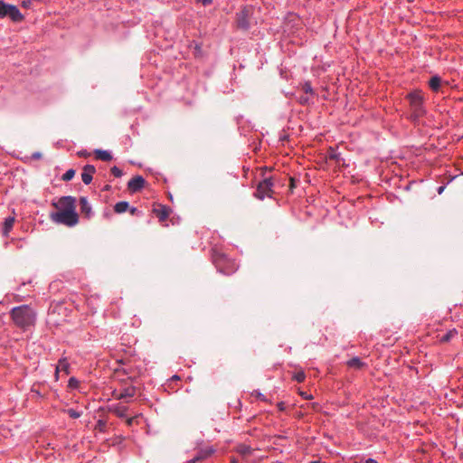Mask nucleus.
I'll use <instances>...</instances> for the list:
<instances>
[{"label": "nucleus", "instance_id": "obj_12", "mask_svg": "<svg viewBox=\"0 0 463 463\" xmlns=\"http://www.w3.org/2000/svg\"><path fill=\"white\" fill-rule=\"evenodd\" d=\"M169 208L160 205L157 209H155V213L159 219V222H165L169 216Z\"/></svg>", "mask_w": 463, "mask_h": 463}, {"label": "nucleus", "instance_id": "obj_9", "mask_svg": "<svg viewBox=\"0 0 463 463\" xmlns=\"http://www.w3.org/2000/svg\"><path fill=\"white\" fill-rule=\"evenodd\" d=\"M136 394V389L133 386L127 387L119 392H115L114 397L118 400L128 401V399L134 397Z\"/></svg>", "mask_w": 463, "mask_h": 463}, {"label": "nucleus", "instance_id": "obj_35", "mask_svg": "<svg viewBox=\"0 0 463 463\" xmlns=\"http://www.w3.org/2000/svg\"><path fill=\"white\" fill-rule=\"evenodd\" d=\"M444 189H445V186H439V187L438 188V194H441L443 193Z\"/></svg>", "mask_w": 463, "mask_h": 463}, {"label": "nucleus", "instance_id": "obj_40", "mask_svg": "<svg viewBox=\"0 0 463 463\" xmlns=\"http://www.w3.org/2000/svg\"><path fill=\"white\" fill-rule=\"evenodd\" d=\"M232 463H237L234 459L232 461Z\"/></svg>", "mask_w": 463, "mask_h": 463}, {"label": "nucleus", "instance_id": "obj_20", "mask_svg": "<svg viewBox=\"0 0 463 463\" xmlns=\"http://www.w3.org/2000/svg\"><path fill=\"white\" fill-rule=\"evenodd\" d=\"M458 334L457 330H449L446 335L441 337V341L448 342Z\"/></svg>", "mask_w": 463, "mask_h": 463}, {"label": "nucleus", "instance_id": "obj_13", "mask_svg": "<svg viewBox=\"0 0 463 463\" xmlns=\"http://www.w3.org/2000/svg\"><path fill=\"white\" fill-rule=\"evenodd\" d=\"M346 364L348 367L357 370H360L366 365L365 363H364L359 357H353L347 361Z\"/></svg>", "mask_w": 463, "mask_h": 463}, {"label": "nucleus", "instance_id": "obj_8", "mask_svg": "<svg viewBox=\"0 0 463 463\" xmlns=\"http://www.w3.org/2000/svg\"><path fill=\"white\" fill-rule=\"evenodd\" d=\"M144 184H145V179L140 175H137L128 181V188L132 193H135V192L141 190L144 187Z\"/></svg>", "mask_w": 463, "mask_h": 463}, {"label": "nucleus", "instance_id": "obj_16", "mask_svg": "<svg viewBox=\"0 0 463 463\" xmlns=\"http://www.w3.org/2000/svg\"><path fill=\"white\" fill-rule=\"evenodd\" d=\"M96 157L102 161H109L112 159V156L109 151L97 149L95 151Z\"/></svg>", "mask_w": 463, "mask_h": 463}, {"label": "nucleus", "instance_id": "obj_34", "mask_svg": "<svg viewBox=\"0 0 463 463\" xmlns=\"http://www.w3.org/2000/svg\"><path fill=\"white\" fill-rule=\"evenodd\" d=\"M307 101H308V98H307V97H301V98H300V102H301V103L305 104V103H307Z\"/></svg>", "mask_w": 463, "mask_h": 463}, {"label": "nucleus", "instance_id": "obj_4", "mask_svg": "<svg viewBox=\"0 0 463 463\" xmlns=\"http://www.w3.org/2000/svg\"><path fill=\"white\" fill-rule=\"evenodd\" d=\"M9 17L13 22H22L24 18L17 6L0 0V18Z\"/></svg>", "mask_w": 463, "mask_h": 463}, {"label": "nucleus", "instance_id": "obj_3", "mask_svg": "<svg viewBox=\"0 0 463 463\" xmlns=\"http://www.w3.org/2000/svg\"><path fill=\"white\" fill-rule=\"evenodd\" d=\"M52 220L56 223L64 224L69 227L75 226L79 222L76 211H57L51 214Z\"/></svg>", "mask_w": 463, "mask_h": 463}, {"label": "nucleus", "instance_id": "obj_18", "mask_svg": "<svg viewBox=\"0 0 463 463\" xmlns=\"http://www.w3.org/2000/svg\"><path fill=\"white\" fill-rule=\"evenodd\" d=\"M14 223V217H9V218L5 219V223H4V232L5 234H7L12 230Z\"/></svg>", "mask_w": 463, "mask_h": 463}, {"label": "nucleus", "instance_id": "obj_28", "mask_svg": "<svg viewBox=\"0 0 463 463\" xmlns=\"http://www.w3.org/2000/svg\"><path fill=\"white\" fill-rule=\"evenodd\" d=\"M199 3L203 4V5L206 6L212 4L213 0H197Z\"/></svg>", "mask_w": 463, "mask_h": 463}, {"label": "nucleus", "instance_id": "obj_11", "mask_svg": "<svg viewBox=\"0 0 463 463\" xmlns=\"http://www.w3.org/2000/svg\"><path fill=\"white\" fill-rule=\"evenodd\" d=\"M61 372H63L65 374H69L70 373V364H69L67 358H65V357L61 358L58 361V364L56 365V369H55L56 380H58L59 373Z\"/></svg>", "mask_w": 463, "mask_h": 463}, {"label": "nucleus", "instance_id": "obj_17", "mask_svg": "<svg viewBox=\"0 0 463 463\" xmlns=\"http://www.w3.org/2000/svg\"><path fill=\"white\" fill-rule=\"evenodd\" d=\"M129 208V204L128 202H118L115 204L114 206V211L117 213H123L125 212H127Z\"/></svg>", "mask_w": 463, "mask_h": 463}, {"label": "nucleus", "instance_id": "obj_22", "mask_svg": "<svg viewBox=\"0 0 463 463\" xmlns=\"http://www.w3.org/2000/svg\"><path fill=\"white\" fill-rule=\"evenodd\" d=\"M213 452V449H207L203 451H200L195 458H200V461L209 457Z\"/></svg>", "mask_w": 463, "mask_h": 463}, {"label": "nucleus", "instance_id": "obj_14", "mask_svg": "<svg viewBox=\"0 0 463 463\" xmlns=\"http://www.w3.org/2000/svg\"><path fill=\"white\" fill-rule=\"evenodd\" d=\"M441 86V78L438 75H435L430 78L429 80V87L431 89V90L438 92Z\"/></svg>", "mask_w": 463, "mask_h": 463}, {"label": "nucleus", "instance_id": "obj_32", "mask_svg": "<svg viewBox=\"0 0 463 463\" xmlns=\"http://www.w3.org/2000/svg\"><path fill=\"white\" fill-rule=\"evenodd\" d=\"M198 461H200V458H194L192 459H190L187 463H197Z\"/></svg>", "mask_w": 463, "mask_h": 463}, {"label": "nucleus", "instance_id": "obj_1", "mask_svg": "<svg viewBox=\"0 0 463 463\" xmlns=\"http://www.w3.org/2000/svg\"><path fill=\"white\" fill-rule=\"evenodd\" d=\"M10 316L14 324L23 330L33 326L36 320V313L28 305L13 307Z\"/></svg>", "mask_w": 463, "mask_h": 463}, {"label": "nucleus", "instance_id": "obj_36", "mask_svg": "<svg viewBox=\"0 0 463 463\" xmlns=\"http://www.w3.org/2000/svg\"><path fill=\"white\" fill-rule=\"evenodd\" d=\"M365 463H378V462L373 458H368L365 460Z\"/></svg>", "mask_w": 463, "mask_h": 463}, {"label": "nucleus", "instance_id": "obj_39", "mask_svg": "<svg viewBox=\"0 0 463 463\" xmlns=\"http://www.w3.org/2000/svg\"><path fill=\"white\" fill-rule=\"evenodd\" d=\"M33 158H40V157H41V154H40V153H34V154L33 155Z\"/></svg>", "mask_w": 463, "mask_h": 463}, {"label": "nucleus", "instance_id": "obj_27", "mask_svg": "<svg viewBox=\"0 0 463 463\" xmlns=\"http://www.w3.org/2000/svg\"><path fill=\"white\" fill-rule=\"evenodd\" d=\"M239 26L247 29L249 27V24L245 18H242L239 21Z\"/></svg>", "mask_w": 463, "mask_h": 463}, {"label": "nucleus", "instance_id": "obj_38", "mask_svg": "<svg viewBox=\"0 0 463 463\" xmlns=\"http://www.w3.org/2000/svg\"><path fill=\"white\" fill-rule=\"evenodd\" d=\"M129 211H130V213H131V214H135V213L137 212V208H135V207H132V208H130V210H129Z\"/></svg>", "mask_w": 463, "mask_h": 463}, {"label": "nucleus", "instance_id": "obj_21", "mask_svg": "<svg viewBox=\"0 0 463 463\" xmlns=\"http://www.w3.org/2000/svg\"><path fill=\"white\" fill-rule=\"evenodd\" d=\"M74 175H75V171L73 169H69L63 174L62 180L70 181L74 177Z\"/></svg>", "mask_w": 463, "mask_h": 463}, {"label": "nucleus", "instance_id": "obj_23", "mask_svg": "<svg viewBox=\"0 0 463 463\" xmlns=\"http://www.w3.org/2000/svg\"><path fill=\"white\" fill-rule=\"evenodd\" d=\"M294 380H296L298 383H302L305 381L306 374L303 371L297 372L294 376Z\"/></svg>", "mask_w": 463, "mask_h": 463}, {"label": "nucleus", "instance_id": "obj_7", "mask_svg": "<svg viewBox=\"0 0 463 463\" xmlns=\"http://www.w3.org/2000/svg\"><path fill=\"white\" fill-rule=\"evenodd\" d=\"M76 200L72 196H62L53 205L57 211H75Z\"/></svg>", "mask_w": 463, "mask_h": 463}, {"label": "nucleus", "instance_id": "obj_31", "mask_svg": "<svg viewBox=\"0 0 463 463\" xmlns=\"http://www.w3.org/2000/svg\"><path fill=\"white\" fill-rule=\"evenodd\" d=\"M256 397H258L260 400H264V395L260 392H255Z\"/></svg>", "mask_w": 463, "mask_h": 463}, {"label": "nucleus", "instance_id": "obj_29", "mask_svg": "<svg viewBox=\"0 0 463 463\" xmlns=\"http://www.w3.org/2000/svg\"><path fill=\"white\" fill-rule=\"evenodd\" d=\"M250 451V449L249 447H243L241 449H240V452L242 454H247Z\"/></svg>", "mask_w": 463, "mask_h": 463}, {"label": "nucleus", "instance_id": "obj_25", "mask_svg": "<svg viewBox=\"0 0 463 463\" xmlns=\"http://www.w3.org/2000/svg\"><path fill=\"white\" fill-rule=\"evenodd\" d=\"M302 90L306 94L314 95V90L309 82H305L302 86Z\"/></svg>", "mask_w": 463, "mask_h": 463}, {"label": "nucleus", "instance_id": "obj_6", "mask_svg": "<svg viewBox=\"0 0 463 463\" xmlns=\"http://www.w3.org/2000/svg\"><path fill=\"white\" fill-rule=\"evenodd\" d=\"M272 186L273 182L271 179H264L258 184L255 195L260 200H263L265 197H270Z\"/></svg>", "mask_w": 463, "mask_h": 463}, {"label": "nucleus", "instance_id": "obj_24", "mask_svg": "<svg viewBox=\"0 0 463 463\" xmlns=\"http://www.w3.org/2000/svg\"><path fill=\"white\" fill-rule=\"evenodd\" d=\"M66 412L68 413V415L72 418V419H78L81 416V412L80 411H78L74 409H68L66 411Z\"/></svg>", "mask_w": 463, "mask_h": 463}, {"label": "nucleus", "instance_id": "obj_5", "mask_svg": "<svg viewBox=\"0 0 463 463\" xmlns=\"http://www.w3.org/2000/svg\"><path fill=\"white\" fill-rule=\"evenodd\" d=\"M213 262L218 270L226 275H230L237 269L236 264L227 260L224 255L220 258L214 256Z\"/></svg>", "mask_w": 463, "mask_h": 463}, {"label": "nucleus", "instance_id": "obj_37", "mask_svg": "<svg viewBox=\"0 0 463 463\" xmlns=\"http://www.w3.org/2000/svg\"><path fill=\"white\" fill-rule=\"evenodd\" d=\"M133 421H134V418H129V419H128V420H127L128 425V426H131V425H132V423H133Z\"/></svg>", "mask_w": 463, "mask_h": 463}, {"label": "nucleus", "instance_id": "obj_26", "mask_svg": "<svg viewBox=\"0 0 463 463\" xmlns=\"http://www.w3.org/2000/svg\"><path fill=\"white\" fill-rule=\"evenodd\" d=\"M111 174L115 176V177H120L122 175V171L118 167V166H113L111 168Z\"/></svg>", "mask_w": 463, "mask_h": 463}, {"label": "nucleus", "instance_id": "obj_19", "mask_svg": "<svg viewBox=\"0 0 463 463\" xmlns=\"http://www.w3.org/2000/svg\"><path fill=\"white\" fill-rule=\"evenodd\" d=\"M68 387L71 389H79L80 381L75 377H71L68 382Z\"/></svg>", "mask_w": 463, "mask_h": 463}, {"label": "nucleus", "instance_id": "obj_33", "mask_svg": "<svg viewBox=\"0 0 463 463\" xmlns=\"http://www.w3.org/2000/svg\"><path fill=\"white\" fill-rule=\"evenodd\" d=\"M117 413L119 417H125V410L124 411L118 410Z\"/></svg>", "mask_w": 463, "mask_h": 463}, {"label": "nucleus", "instance_id": "obj_10", "mask_svg": "<svg viewBox=\"0 0 463 463\" xmlns=\"http://www.w3.org/2000/svg\"><path fill=\"white\" fill-rule=\"evenodd\" d=\"M96 172V168L94 165H87L84 166L83 171L81 173V180L85 184H89L92 181V175Z\"/></svg>", "mask_w": 463, "mask_h": 463}, {"label": "nucleus", "instance_id": "obj_2", "mask_svg": "<svg viewBox=\"0 0 463 463\" xmlns=\"http://www.w3.org/2000/svg\"><path fill=\"white\" fill-rule=\"evenodd\" d=\"M405 99L409 102L410 107V119L413 122L418 121L420 118L426 115L427 109L424 106L425 96L420 90H414L409 92Z\"/></svg>", "mask_w": 463, "mask_h": 463}, {"label": "nucleus", "instance_id": "obj_15", "mask_svg": "<svg viewBox=\"0 0 463 463\" xmlns=\"http://www.w3.org/2000/svg\"><path fill=\"white\" fill-rule=\"evenodd\" d=\"M80 206L81 213H85L87 216H90L91 213V206L89 203L87 198L81 197L80 199Z\"/></svg>", "mask_w": 463, "mask_h": 463}, {"label": "nucleus", "instance_id": "obj_30", "mask_svg": "<svg viewBox=\"0 0 463 463\" xmlns=\"http://www.w3.org/2000/svg\"><path fill=\"white\" fill-rule=\"evenodd\" d=\"M329 157L332 158V159H337L338 158V154H336L335 151H332L329 155Z\"/></svg>", "mask_w": 463, "mask_h": 463}]
</instances>
